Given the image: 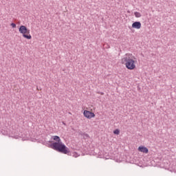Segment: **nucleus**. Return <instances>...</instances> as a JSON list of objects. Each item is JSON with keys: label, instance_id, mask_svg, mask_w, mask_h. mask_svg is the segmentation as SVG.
Segmentation results:
<instances>
[{"label": "nucleus", "instance_id": "nucleus-1", "mask_svg": "<svg viewBox=\"0 0 176 176\" xmlns=\"http://www.w3.org/2000/svg\"><path fill=\"white\" fill-rule=\"evenodd\" d=\"M120 63L123 65H125L127 69L131 71L137 68V58H135L133 54L128 53L124 55L120 59Z\"/></svg>", "mask_w": 176, "mask_h": 176}, {"label": "nucleus", "instance_id": "nucleus-2", "mask_svg": "<svg viewBox=\"0 0 176 176\" xmlns=\"http://www.w3.org/2000/svg\"><path fill=\"white\" fill-rule=\"evenodd\" d=\"M53 140L56 141V142H54L51 145V148L52 149H54V151H57L58 152H61V153H64L65 155H67V153H69V149H68V147L65 146V144H63V142H61V139H60V137L57 135L54 136Z\"/></svg>", "mask_w": 176, "mask_h": 176}, {"label": "nucleus", "instance_id": "nucleus-3", "mask_svg": "<svg viewBox=\"0 0 176 176\" xmlns=\"http://www.w3.org/2000/svg\"><path fill=\"white\" fill-rule=\"evenodd\" d=\"M19 34H21L23 38L25 39L31 40L32 39V36L30 33V30L27 28L25 25H21L19 28Z\"/></svg>", "mask_w": 176, "mask_h": 176}, {"label": "nucleus", "instance_id": "nucleus-4", "mask_svg": "<svg viewBox=\"0 0 176 176\" xmlns=\"http://www.w3.org/2000/svg\"><path fill=\"white\" fill-rule=\"evenodd\" d=\"M83 116L87 119H93V118H96V114L93 113V111H90L89 110H85L83 111Z\"/></svg>", "mask_w": 176, "mask_h": 176}, {"label": "nucleus", "instance_id": "nucleus-5", "mask_svg": "<svg viewBox=\"0 0 176 176\" xmlns=\"http://www.w3.org/2000/svg\"><path fill=\"white\" fill-rule=\"evenodd\" d=\"M138 152H141L142 153H148L149 150L148 148L144 146H140L138 148Z\"/></svg>", "mask_w": 176, "mask_h": 176}, {"label": "nucleus", "instance_id": "nucleus-6", "mask_svg": "<svg viewBox=\"0 0 176 176\" xmlns=\"http://www.w3.org/2000/svg\"><path fill=\"white\" fill-rule=\"evenodd\" d=\"M132 28H136V30H140V28H141V22H134L132 24Z\"/></svg>", "mask_w": 176, "mask_h": 176}, {"label": "nucleus", "instance_id": "nucleus-7", "mask_svg": "<svg viewBox=\"0 0 176 176\" xmlns=\"http://www.w3.org/2000/svg\"><path fill=\"white\" fill-rule=\"evenodd\" d=\"M134 15L137 19H140V17H141L142 15L138 12H134Z\"/></svg>", "mask_w": 176, "mask_h": 176}, {"label": "nucleus", "instance_id": "nucleus-8", "mask_svg": "<svg viewBox=\"0 0 176 176\" xmlns=\"http://www.w3.org/2000/svg\"><path fill=\"white\" fill-rule=\"evenodd\" d=\"M114 134H116L117 135H119V134H120V131H119V129H116L113 131Z\"/></svg>", "mask_w": 176, "mask_h": 176}, {"label": "nucleus", "instance_id": "nucleus-9", "mask_svg": "<svg viewBox=\"0 0 176 176\" xmlns=\"http://www.w3.org/2000/svg\"><path fill=\"white\" fill-rule=\"evenodd\" d=\"M10 25L12 26V28H16V23H11Z\"/></svg>", "mask_w": 176, "mask_h": 176}]
</instances>
